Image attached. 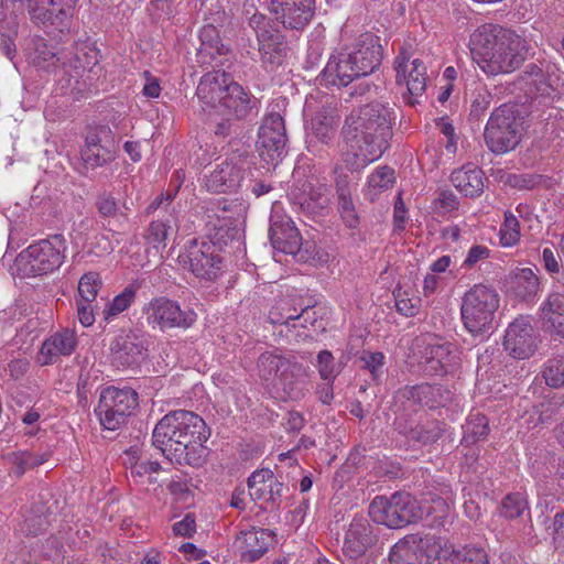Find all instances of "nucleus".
<instances>
[{"mask_svg": "<svg viewBox=\"0 0 564 564\" xmlns=\"http://www.w3.org/2000/svg\"><path fill=\"white\" fill-rule=\"evenodd\" d=\"M499 302L495 289L484 284L474 285L462 301L460 315L465 328L474 336L488 333L492 328Z\"/></svg>", "mask_w": 564, "mask_h": 564, "instance_id": "obj_10", "label": "nucleus"}, {"mask_svg": "<svg viewBox=\"0 0 564 564\" xmlns=\"http://www.w3.org/2000/svg\"><path fill=\"white\" fill-rule=\"evenodd\" d=\"M172 221H176V217H174L172 213L167 219H156L151 221L144 234L145 240L154 247L160 245L165 247V241L169 235L173 231Z\"/></svg>", "mask_w": 564, "mask_h": 564, "instance_id": "obj_42", "label": "nucleus"}, {"mask_svg": "<svg viewBox=\"0 0 564 564\" xmlns=\"http://www.w3.org/2000/svg\"><path fill=\"white\" fill-rule=\"evenodd\" d=\"M523 121L516 104H503L489 116L484 131L487 148L495 154L507 153L520 143Z\"/></svg>", "mask_w": 564, "mask_h": 564, "instance_id": "obj_8", "label": "nucleus"}, {"mask_svg": "<svg viewBox=\"0 0 564 564\" xmlns=\"http://www.w3.org/2000/svg\"><path fill=\"white\" fill-rule=\"evenodd\" d=\"M69 63H63L61 67L57 68L56 73L59 76L57 79V84L61 87V90L66 93L70 91L74 99H78L83 97L84 91L86 90L85 80H80V78H75V70L70 72Z\"/></svg>", "mask_w": 564, "mask_h": 564, "instance_id": "obj_41", "label": "nucleus"}, {"mask_svg": "<svg viewBox=\"0 0 564 564\" xmlns=\"http://www.w3.org/2000/svg\"><path fill=\"white\" fill-rule=\"evenodd\" d=\"M369 516L378 524L389 529H402L423 518L419 501L406 491L391 496H377L369 505Z\"/></svg>", "mask_w": 564, "mask_h": 564, "instance_id": "obj_11", "label": "nucleus"}, {"mask_svg": "<svg viewBox=\"0 0 564 564\" xmlns=\"http://www.w3.org/2000/svg\"><path fill=\"white\" fill-rule=\"evenodd\" d=\"M200 46L197 50V63L202 66H219L223 57L231 54L229 45L220 37L219 30L212 25H205L199 32Z\"/></svg>", "mask_w": 564, "mask_h": 564, "instance_id": "obj_25", "label": "nucleus"}, {"mask_svg": "<svg viewBox=\"0 0 564 564\" xmlns=\"http://www.w3.org/2000/svg\"><path fill=\"white\" fill-rule=\"evenodd\" d=\"M286 130L282 116L278 112L267 115L259 128L257 147L261 159L276 165L286 154Z\"/></svg>", "mask_w": 564, "mask_h": 564, "instance_id": "obj_16", "label": "nucleus"}, {"mask_svg": "<svg viewBox=\"0 0 564 564\" xmlns=\"http://www.w3.org/2000/svg\"><path fill=\"white\" fill-rule=\"evenodd\" d=\"M18 29L17 17L8 13L6 9L0 10V50L11 61L17 55Z\"/></svg>", "mask_w": 564, "mask_h": 564, "instance_id": "obj_35", "label": "nucleus"}, {"mask_svg": "<svg viewBox=\"0 0 564 564\" xmlns=\"http://www.w3.org/2000/svg\"><path fill=\"white\" fill-rule=\"evenodd\" d=\"M112 364L117 368H138L145 360L148 349L142 335L130 330L118 335L110 344Z\"/></svg>", "mask_w": 564, "mask_h": 564, "instance_id": "obj_19", "label": "nucleus"}, {"mask_svg": "<svg viewBox=\"0 0 564 564\" xmlns=\"http://www.w3.org/2000/svg\"><path fill=\"white\" fill-rule=\"evenodd\" d=\"M432 538L420 534H409L399 540L389 553L390 564H427L426 550ZM433 564H489L488 555L482 549L454 547L441 549Z\"/></svg>", "mask_w": 564, "mask_h": 564, "instance_id": "obj_7", "label": "nucleus"}, {"mask_svg": "<svg viewBox=\"0 0 564 564\" xmlns=\"http://www.w3.org/2000/svg\"><path fill=\"white\" fill-rule=\"evenodd\" d=\"M248 160L239 154H232L218 163L206 180V187L214 193H227L239 187Z\"/></svg>", "mask_w": 564, "mask_h": 564, "instance_id": "obj_20", "label": "nucleus"}, {"mask_svg": "<svg viewBox=\"0 0 564 564\" xmlns=\"http://www.w3.org/2000/svg\"><path fill=\"white\" fill-rule=\"evenodd\" d=\"M542 261L545 270L551 274H558L561 264L558 261V254L551 248H544L542 251Z\"/></svg>", "mask_w": 564, "mask_h": 564, "instance_id": "obj_62", "label": "nucleus"}, {"mask_svg": "<svg viewBox=\"0 0 564 564\" xmlns=\"http://www.w3.org/2000/svg\"><path fill=\"white\" fill-rule=\"evenodd\" d=\"M119 140L108 126H97L89 129L80 158L85 166L97 169L111 163L118 152Z\"/></svg>", "mask_w": 564, "mask_h": 564, "instance_id": "obj_15", "label": "nucleus"}, {"mask_svg": "<svg viewBox=\"0 0 564 564\" xmlns=\"http://www.w3.org/2000/svg\"><path fill=\"white\" fill-rule=\"evenodd\" d=\"M511 280L514 294L520 300H532L540 290V279L531 268L516 269Z\"/></svg>", "mask_w": 564, "mask_h": 564, "instance_id": "obj_34", "label": "nucleus"}, {"mask_svg": "<svg viewBox=\"0 0 564 564\" xmlns=\"http://www.w3.org/2000/svg\"><path fill=\"white\" fill-rule=\"evenodd\" d=\"M416 423L417 422H415L411 417V415L403 413L395 417L393 422V427L399 434L405 436L408 441H410V437Z\"/></svg>", "mask_w": 564, "mask_h": 564, "instance_id": "obj_60", "label": "nucleus"}, {"mask_svg": "<svg viewBox=\"0 0 564 564\" xmlns=\"http://www.w3.org/2000/svg\"><path fill=\"white\" fill-rule=\"evenodd\" d=\"M66 240L63 235H53L40 240L19 253L14 267L22 278L37 276L58 269L65 258Z\"/></svg>", "mask_w": 564, "mask_h": 564, "instance_id": "obj_9", "label": "nucleus"}, {"mask_svg": "<svg viewBox=\"0 0 564 564\" xmlns=\"http://www.w3.org/2000/svg\"><path fill=\"white\" fill-rule=\"evenodd\" d=\"M269 236L272 247L286 254H296L302 246V236L292 218L273 209L270 217Z\"/></svg>", "mask_w": 564, "mask_h": 564, "instance_id": "obj_22", "label": "nucleus"}, {"mask_svg": "<svg viewBox=\"0 0 564 564\" xmlns=\"http://www.w3.org/2000/svg\"><path fill=\"white\" fill-rule=\"evenodd\" d=\"M275 20L288 30L302 31L315 14V0H305L270 6Z\"/></svg>", "mask_w": 564, "mask_h": 564, "instance_id": "obj_24", "label": "nucleus"}, {"mask_svg": "<svg viewBox=\"0 0 564 564\" xmlns=\"http://www.w3.org/2000/svg\"><path fill=\"white\" fill-rule=\"evenodd\" d=\"M26 11L29 13L30 20L36 26L43 29H54L59 33L69 31L73 23V18L75 15V10L68 9V17L64 20H59V8L54 9L52 7L50 9L42 6L36 0H26Z\"/></svg>", "mask_w": 564, "mask_h": 564, "instance_id": "obj_27", "label": "nucleus"}, {"mask_svg": "<svg viewBox=\"0 0 564 564\" xmlns=\"http://www.w3.org/2000/svg\"><path fill=\"white\" fill-rule=\"evenodd\" d=\"M173 533L177 536L192 538L196 532V521L194 513H187L181 521L172 527Z\"/></svg>", "mask_w": 564, "mask_h": 564, "instance_id": "obj_58", "label": "nucleus"}, {"mask_svg": "<svg viewBox=\"0 0 564 564\" xmlns=\"http://www.w3.org/2000/svg\"><path fill=\"white\" fill-rule=\"evenodd\" d=\"M335 188L338 212L344 224L350 229L357 228L360 224V217L351 197L349 176L347 174L337 175Z\"/></svg>", "mask_w": 564, "mask_h": 564, "instance_id": "obj_30", "label": "nucleus"}, {"mask_svg": "<svg viewBox=\"0 0 564 564\" xmlns=\"http://www.w3.org/2000/svg\"><path fill=\"white\" fill-rule=\"evenodd\" d=\"M297 317V308L293 305V301L286 299L278 301L268 315L270 323L274 325H289Z\"/></svg>", "mask_w": 564, "mask_h": 564, "instance_id": "obj_43", "label": "nucleus"}, {"mask_svg": "<svg viewBox=\"0 0 564 564\" xmlns=\"http://www.w3.org/2000/svg\"><path fill=\"white\" fill-rule=\"evenodd\" d=\"M248 25L256 34L261 66L267 72H275L283 65L290 50L285 35L268 15L260 12L249 18Z\"/></svg>", "mask_w": 564, "mask_h": 564, "instance_id": "obj_12", "label": "nucleus"}, {"mask_svg": "<svg viewBox=\"0 0 564 564\" xmlns=\"http://www.w3.org/2000/svg\"><path fill=\"white\" fill-rule=\"evenodd\" d=\"M275 476L269 468H262L253 471L248 478V488L253 500H261V495L269 482H275Z\"/></svg>", "mask_w": 564, "mask_h": 564, "instance_id": "obj_47", "label": "nucleus"}, {"mask_svg": "<svg viewBox=\"0 0 564 564\" xmlns=\"http://www.w3.org/2000/svg\"><path fill=\"white\" fill-rule=\"evenodd\" d=\"M93 302L77 301V314L80 324L85 327L91 326L95 322Z\"/></svg>", "mask_w": 564, "mask_h": 564, "instance_id": "obj_63", "label": "nucleus"}, {"mask_svg": "<svg viewBox=\"0 0 564 564\" xmlns=\"http://www.w3.org/2000/svg\"><path fill=\"white\" fill-rule=\"evenodd\" d=\"M51 512L43 503H33L24 520L21 522V531L28 535H39L50 525Z\"/></svg>", "mask_w": 564, "mask_h": 564, "instance_id": "obj_37", "label": "nucleus"}, {"mask_svg": "<svg viewBox=\"0 0 564 564\" xmlns=\"http://www.w3.org/2000/svg\"><path fill=\"white\" fill-rule=\"evenodd\" d=\"M395 181L394 170L390 166H380L376 169L368 177L369 191L377 195L378 193L388 189Z\"/></svg>", "mask_w": 564, "mask_h": 564, "instance_id": "obj_45", "label": "nucleus"}, {"mask_svg": "<svg viewBox=\"0 0 564 564\" xmlns=\"http://www.w3.org/2000/svg\"><path fill=\"white\" fill-rule=\"evenodd\" d=\"M458 349L453 343L429 341L421 352V365L426 375L443 376L455 370L458 365Z\"/></svg>", "mask_w": 564, "mask_h": 564, "instance_id": "obj_21", "label": "nucleus"}, {"mask_svg": "<svg viewBox=\"0 0 564 564\" xmlns=\"http://www.w3.org/2000/svg\"><path fill=\"white\" fill-rule=\"evenodd\" d=\"M95 207L102 218H115L119 214L118 202L111 193H99L95 200Z\"/></svg>", "mask_w": 564, "mask_h": 564, "instance_id": "obj_52", "label": "nucleus"}, {"mask_svg": "<svg viewBox=\"0 0 564 564\" xmlns=\"http://www.w3.org/2000/svg\"><path fill=\"white\" fill-rule=\"evenodd\" d=\"M500 239L506 247L516 245L520 239V223L509 210L505 213V220L500 227Z\"/></svg>", "mask_w": 564, "mask_h": 564, "instance_id": "obj_50", "label": "nucleus"}, {"mask_svg": "<svg viewBox=\"0 0 564 564\" xmlns=\"http://www.w3.org/2000/svg\"><path fill=\"white\" fill-rule=\"evenodd\" d=\"M317 367L322 379L329 380L336 377L334 356L329 350H322L318 352Z\"/></svg>", "mask_w": 564, "mask_h": 564, "instance_id": "obj_57", "label": "nucleus"}, {"mask_svg": "<svg viewBox=\"0 0 564 564\" xmlns=\"http://www.w3.org/2000/svg\"><path fill=\"white\" fill-rule=\"evenodd\" d=\"M365 365L364 368L368 369L373 380L378 381L382 375V367L384 365V355L380 351L365 352L360 358Z\"/></svg>", "mask_w": 564, "mask_h": 564, "instance_id": "obj_56", "label": "nucleus"}, {"mask_svg": "<svg viewBox=\"0 0 564 564\" xmlns=\"http://www.w3.org/2000/svg\"><path fill=\"white\" fill-rule=\"evenodd\" d=\"M219 251L220 248L212 240L192 238L186 242L184 251L180 253L178 262L197 279L215 281L223 271Z\"/></svg>", "mask_w": 564, "mask_h": 564, "instance_id": "obj_13", "label": "nucleus"}, {"mask_svg": "<svg viewBox=\"0 0 564 564\" xmlns=\"http://www.w3.org/2000/svg\"><path fill=\"white\" fill-rule=\"evenodd\" d=\"M198 99L224 117L247 119L258 112L260 101L225 70L206 73L196 89Z\"/></svg>", "mask_w": 564, "mask_h": 564, "instance_id": "obj_5", "label": "nucleus"}, {"mask_svg": "<svg viewBox=\"0 0 564 564\" xmlns=\"http://www.w3.org/2000/svg\"><path fill=\"white\" fill-rule=\"evenodd\" d=\"M470 42L477 64L491 76L511 73L527 59L525 41L497 24L480 25Z\"/></svg>", "mask_w": 564, "mask_h": 564, "instance_id": "obj_3", "label": "nucleus"}, {"mask_svg": "<svg viewBox=\"0 0 564 564\" xmlns=\"http://www.w3.org/2000/svg\"><path fill=\"white\" fill-rule=\"evenodd\" d=\"M378 541L376 528L364 517L354 518L344 539L343 554L349 560H357Z\"/></svg>", "mask_w": 564, "mask_h": 564, "instance_id": "obj_23", "label": "nucleus"}, {"mask_svg": "<svg viewBox=\"0 0 564 564\" xmlns=\"http://www.w3.org/2000/svg\"><path fill=\"white\" fill-rule=\"evenodd\" d=\"M485 173L478 166L469 163L455 170L451 175L453 185L466 197H477L484 192Z\"/></svg>", "mask_w": 564, "mask_h": 564, "instance_id": "obj_29", "label": "nucleus"}, {"mask_svg": "<svg viewBox=\"0 0 564 564\" xmlns=\"http://www.w3.org/2000/svg\"><path fill=\"white\" fill-rule=\"evenodd\" d=\"M326 187L323 184H313L311 181L302 185V194L297 196L296 204L303 212L315 215L328 205V198L325 195Z\"/></svg>", "mask_w": 564, "mask_h": 564, "instance_id": "obj_33", "label": "nucleus"}, {"mask_svg": "<svg viewBox=\"0 0 564 564\" xmlns=\"http://www.w3.org/2000/svg\"><path fill=\"white\" fill-rule=\"evenodd\" d=\"M101 285L102 282L100 280L99 273L93 271L85 273L78 282V293L80 300L85 302H94Z\"/></svg>", "mask_w": 564, "mask_h": 564, "instance_id": "obj_46", "label": "nucleus"}, {"mask_svg": "<svg viewBox=\"0 0 564 564\" xmlns=\"http://www.w3.org/2000/svg\"><path fill=\"white\" fill-rule=\"evenodd\" d=\"M394 120V109L378 101L346 117L341 134L345 163L350 170L359 171L383 155L390 148Z\"/></svg>", "mask_w": 564, "mask_h": 564, "instance_id": "obj_1", "label": "nucleus"}, {"mask_svg": "<svg viewBox=\"0 0 564 564\" xmlns=\"http://www.w3.org/2000/svg\"><path fill=\"white\" fill-rule=\"evenodd\" d=\"M489 433L488 420L484 415H475L470 417L464 425L463 442L474 444L479 440L487 437Z\"/></svg>", "mask_w": 564, "mask_h": 564, "instance_id": "obj_44", "label": "nucleus"}, {"mask_svg": "<svg viewBox=\"0 0 564 564\" xmlns=\"http://www.w3.org/2000/svg\"><path fill=\"white\" fill-rule=\"evenodd\" d=\"M138 393L131 388H105L95 412L105 430L116 431L138 406Z\"/></svg>", "mask_w": 564, "mask_h": 564, "instance_id": "obj_14", "label": "nucleus"}, {"mask_svg": "<svg viewBox=\"0 0 564 564\" xmlns=\"http://www.w3.org/2000/svg\"><path fill=\"white\" fill-rule=\"evenodd\" d=\"M564 313V294L551 293L540 307L541 321L562 315Z\"/></svg>", "mask_w": 564, "mask_h": 564, "instance_id": "obj_51", "label": "nucleus"}, {"mask_svg": "<svg viewBox=\"0 0 564 564\" xmlns=\"http://www.w3.org/2000/svg\"><path fill=\"white\" fill-rule=\"evenodd\" d=\"M541 343L540 335L527 316H519L509 324L503 336V348L518 360L531 358Z\"/></svg>", "mask_w": 564, "mask_h": 564, "instance_id": "obj_17", "label": "nucleus"}, {"mask_svg": "<svg viewBox=\"0 0 564 564\" xmlns=\"http://www.w3.org/2000/svg\"><path fill=\"white\" fill-rule=\"evenodd\" d=\"M542 377L545 383L553 389L564 387V351L553 355L544 362Z\"/></svg>", "mask_w": 564, "mask_h": 564, "instance_id": "obj_40", "label": "nucleus"}, {"mask_svg": "<svg viewBox=\"0 0 564 564\" xmlns=\"http://www.w3.org/2000/svg\"><path fill=\"white\" fill-rule=\"evenodd\" d=\"M444 433V424L436 419H421L413 429L410 442L421 445L435 443Z\"/></svg>", "mask_w": 564, "mask_h": 564, "instance_id": "obj_38", "label": "nucleus"}, {"mask_svg": "<svg viewBox=\"0 0 564 564\" xmlns=\"http://www.w3.org/2000/svg\"><path fill=\"white\" fill-rule=\"evenodd\" d=\"M519 85L528 86L525 94L530 98H534L539 91L544 90L545 74L543 68L536 63H530L525 66L524 70L520 74L518 79Z\"/></svg>", "mask_w": 564, "mask_h": 564, "instance_id": "obj_39", "label": "nucleus"}, {"mask_svg": "<svg viewBox=\"0 0 564 564\" xmlns=\"http://www.w3.org/2000/svg\"><path fill=\"white\" fill-rule=\"evenodd\" d=\"M270 534L267 530H256L254 528L241 531L236 544L240 551V556L249 563L258 561L268 551V540Z\"/></svg>", "mask_w": 564, "mask_h": 564, "instance_id": "obj_28", "label": "nucleus"}, {"mask_svg": "<svg viewBox=\"0 0 564 564\" xmlns=\"http://www.w3.org/2000/svg\"><path fill=\"white\" fill-rule=\"evenodd\" d=\"M489 254L490 250L488 247L481 245L473 246L469 249L463 265L467 268H473L480 260L487 259Z\"/></svg>", "mask_w": 564, "mask_h": 564, "instance_id": "obj_61", "label": "nucleus"}, {"mask_svg": "<svg viewBox=\"0 0 564 564\" xmlns=\"http://www.w3.org/2000/svg\"><path fill=\"white\" fill-rule=\"evenodd\" d=\"M494 96L490 91L485 88L475 90L473 94V100L470 104L468 120L479 121L489 109Z\"/></svg>", "mask_w": 564, "mask_h": 564, "instance_id": "obj_48", "label": "nucleus"}, {"mask_svg": "<svg viewBox=\"0 0 564 564\" xmlns=\"http://www.w3.org/2000/svg\"><path fill=\"white\" fill-rule=\"evenodd\" d=\"M210 436V429L196 413L176 410L164 415L152 433V444L162 454L178 465L199 467L205 463L204 443Z\"/></svg>", "mask_w": 564, "mask_h": 564, "instance_id": "obj_2", "label": "nucleus"}, {"mask_svg": "<svg viewBox=\"0 0 564 564\" xmlns=\"http://www.w3.org/2000/svg\"><path fill=\"white\" fill-rule=\"evenodd\" d=\"M337 119L326 110L315 113L311 121V132L307 134L310 148L317 144L329 145L336 135Z\"/></svg>", "mask_w": 564, "mask_h": 564, "instance_id": "obj_31", "label": "nucleus"}, {"mask_svg": "<svg viewBox=\"0 0 564 564\" xmlns=\"http://www.w3.org/2000/svg\"><path fill=\"white\" fill-rule=\"evenodd\" d=\"M135 297V289L132 285L127 286L118 294L104 310L105 319H109L126 311Z\"/></svg>", "mask_w": 564, "mask_h": 564, "instance_id": "obj_49", "label": "nucleus"}, {"mask_svg": "<svg viewBox=\"0 0 564 564\" xmlns=\"http://www.w3.org/2000/svg\"><path fill=\"white\" fill-rule=\"evenodd\" d=\"M259 377L271 381V392L280 401H299L308 392V375L304 365L294 359L262 352L257 361Z\"/></svg>", "mask_w": 564, "mask_h": 564, "instance_id": "obj_6", "label": "nucleus"}, {"mask_svg": "<svg viewBox=\"0 0 564 564\" xmlns=\"http://www.w3.org/2000/svg\"><path fill=\"white\" fill-rule=\"evenodd\" d=\"M149 324L156 325L161 330L170 328H189L196 322L197 315L192 310H181L180 305L166 297L150 301L145 308Z\"/></svg>", "mask_w": 564, "mask_h": 564, "instance_id": "obj_18", "label": "nucleus"}, {"mask_svg": "<svg viewBox=\"0 0 564 564\" xmlns=\"http://www.w3.org/2000/svg\"><path fill=\"white\" fill-rule=\"evenodd\" d=\"M239 230L236 226L224 224L216 228L215 235L210 240L216 242V246L221 249V246L227 245L229 240H234Z\"/></svg>", "mask_w": 564, "mask_h": 564, "instance_id": "obj_59", "label": "nucleus"}, {"mask_svg": "<svg viewBox=\"0 0 564 564\" xmlns=\"http://www.w3.org/2000/svg\"><path fill=\"white\" fill-rule=\"evenodd\" d=\"M525 508V500L518 494H511L502 501L501 514L507 519H516L523 513Z\"/></svg>", "mask_w": 564, "mask_h": 564, "instance_id": "obj_54", "label": "nucleus"}, {"mask_svg": "<svg viewBox=\"0 0 564 564\" xmlns=\"http://www.w3.org/2000/svg\"><path fill=\"white\" fill-rule=\"evenodd\" d=\"M77 345L75 333L63 329L48 336L39 352V362L43 366L55 364L62 356L73 354Z\"/></svg>", "mask_w": 564, "mask_h": 564, "instance_id": "obj_26", "label": "nucleus"}, {"mask_svg": "<svg viewBox=\"0 0 564 564\" xmlns=\"http://www.w3.org/2000/svg\"><path fill=\"white\" fill-rule=\"evenodd\" d=\"M99 52L91 45L77 43L73 51V57L68 59L69 67L75 70V78H82L85 70H93L98 64Z\"/></svg>", "mask_w": 564, "mask_h": 564, "instance_id": "obj_36", "label": "nucleus"}, {"mask_svg": "<svg viewBox=\"0 0 564 564\" xmlns=\"http://www.w3.org/2000/svg\"><path fill=\"white\" fill-rule=\"evenodd\" d=\"M434 212L438 215H446L458 208L459 202L452 191H441L433 202Z\"/></svg>", "mask_w": 564, "mask_h": 564, "instance_id": "obj_55", "label": "nucleus"}, {"mask_svg": "<svg viewBox=\"0 0 564 564\" xmlns=\"http://www.w3.org/2000/svg\"><path fill=\"white\" fill-rule=\"evenodd\" d=\"M542 326L544 330L551 335H556L564 338V313H562V315L555 316V318L552 317L550 319L542 321Z\"/></svg>", "mask_w": 564, "mask_h": 564, "instance_id": "obj_64", "label": "nucleus"}, {"mask_svg": "<svg viewBox=\"0 0 564 564\" xmlns=\"http://www.w3.org/2000/svg\"><path fill=\"white\" fill-rule=\"evenodd\" d=\"M426 66L417 58L412 61L411 69L405 73V77H401V84H405L408 88V95H403L405 102L409 106H415L420 104V98L426 90Z\"/></svg>", "mask_w": 564, "mask_h": 564, "instance_id": "obj_32", "label": "nucleus"}, {"mask_svg": "<svg viewBox=\"0 0 564 564\" xmlns=\"http://www.w3.org/2000/svg\"><path fill=\"white\" fill-rule=\"evenodd\" d=\"M382 61L379 37L371 33L361 34L351 51L330 55L319 75V84L329 87H346L354 80L372 74Z\"/></svg>", "mask_w": 564, "mask_h": 564, "instance_id": "obj_4", "label": "nucleus"}, {"mask_svg": "<svg viewBox=\"0 0 564 564\" xmlns=\"http://www.w3.org/2000/svg\"><path fill=\"white\" fill-rule=\"evenodd\" d=\"M288 489L283 482L275 478V482L265 485V489L261 495V500L270 505L271 510H279L284 490Z\"/></svg>", "mask_w": 564, "mask_h": 564, "instance_id": "obj_53", "label": "nucleus"}]
</instances>
